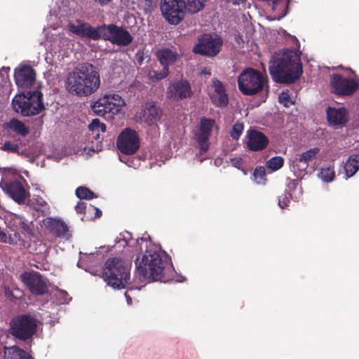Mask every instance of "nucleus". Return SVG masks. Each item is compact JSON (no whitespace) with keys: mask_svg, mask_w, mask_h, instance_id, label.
I'll return each mask as SVG.
<instances>
[{"mask_svg":"<svg viewBox=\"0 0 359 359\" xmlns=\"http://www.w3.org/2000/svg\"><path fill=\"white\" fill-rule=\"evenodd\" d=\"M7 127L14 132H15L18 135H21L22 136L27 135L29 130L25 125L20 121L16 118H12L8 123Z\"/></svg>","mask_w":359,"mask_h":359,"instance_id":"30","label":"nucleus"},{"mask_svg":"<svg viewBox=\"0 0 359 359\" xmlns=\"http://www.w3.org/2000/svg\"><path fill=\"white\" fill-rule=\"evenodd\" d=\"M232 162L235 166L238 167L242 163V158H234L232 159Z\"/></svg>","mask_w":359,"mask_h":359,"instance_id":"45","label":"nucleus"},{"mask_svg":"<svg viewBox=\"0 0 359 359\" xmlns=\"http://www.w3.org/2000/svg\"><path fill=\"white\" fill-rule=\"evenodd\" d=\"M0 187L4 191L18 204H24L29 193L25 189L22 184L17 180L3 181Z\"/></svg>","mask_w":359,"mask_h":359,"instance_id":"17","label":"nucleus"},{"mask_svg":"<svg viewBox=\"0 0 359 359\" xmlns=\"http://www.w3.org/2000/svg\"><path fill=\"white\" fill-rule=\"evenodd\" d=\"M185 8L184 0H161L162 14L171 25H178L184 19Z\"/></svg>","mask_w":359,"mask_h":359,"instance_id":"10","label":"nucleus"},{"mask_svg":"<svg viewBox=\"0 0 359 359\" xmlns=\"http://www.w3.org/2000/svg\"><path fill=\"white\" fill-rule=\"evenodd\" d=\"M144 121L149 126L156 123L162 116V110L154 102H151L146 104L143 111Z\"/></svg>","mask_w":359,"mask_h":359,"instance_id":"25","label":"nucleus"},{"mask_svg":"<svg viewBox=\"0 0 359 359\" xmlns=\"http://www.w3.org/2000/svg\"><path fill=\"white\" fill-rule=\"evenodd\" d=\"M192 90L190 83L186 79L171 81L166 90V97L173 101H180L191 97Z\"/></svg>","mask_w":359,"mask_h":359,"instance_id":"16","label":"nucleus"},{"mask_svg":"<svg viewBox=\"0 0 359 359\" xmlns=\"http://www.w3.org/2000/svg\"><path fill=\"white\" fill-rule=\"evenodd\" d=\"M169 74L168 67H163L161 71L152 70L149 73V78L152 81H158L166 78Z\"/></svg>","mask_w":359,"mask_h":359,"instance_id":"34","label":"nucleus"},{"mask_svg":"<svg viewBox=\"0 0 359 359\" xmlns=\"http://www.w3.org/2000/svg\"><path fill=\"white\" fill-rule=\"evenodd\" d=\"M215 126V119L202 117L198 129L194 133V139L197 142L201 154L205 153L209 149V139Z\"/></svg>","mask_w":359,"mask_h":359,"instance_id":"13","label":"nucleus"},{"mask_svg":"<svg viewBox=\"0 0 359 359\" xmlns=\"http://www.w3.org/2000/svg\"><path fill=\"white\" fill-rule=\"evenodd\" d=\"M13 220L28 236L34 237L36 236L35 225L32 221H29L24 216L16 215H14Z\"/></svg>","mask_w":359,"mask_h":359,"instance_id":"28","label":"nucleus"},{"mask_svg":"<svg viewBox=\"0 0 359 359\" xmlns=\"http://www.w3.org/2000/svg\"><path fill=\"white\" fill-rule=\"evenodd\" d=\"M222 41L220 38H214L209 34H203L198 38V43L193 48L196 54L208 57H215L220 51Z\"/></svg>","mask_w":359,"mask_h":359,"instance_id":"11","label":"nucleus"},{"mask_svg":"<svg viewBox=\"0 0 359 359\" xmlns=\"http://www.w3.org/2000/svg\"><path fill=\"white\" fill-rule=\"evenodd\" d=\"M278 101L286 107L294 104V102L292 100L289 90L283 91L278 96Z\"/></svg>","mask_w":359,"mask_h":359,"instance_id":"37","label":"nucleus"},{"mask_svg":"<svg viewBox=\"0 0 359 359\" xmlns=\"http://www.w3.org/2000/svg\"><path fill=\"white\" fill-rule=\"evenodd\" d=\"M319 175L324 182H332L335 177L334 165L322 168Z\"/></svg>","mask_w":359,"mask_h":359,"instance_id":"31","label":"nucleus"},{"mask_svg":"<svg viewBox=\"0 0 359 359\" xmlns=\"http://www.w3.org/2000/svg\"><path fill=\"white\" fill-rule=\"evenodd\" d=\"M327 118L330 125H344L348 121L347 111L344 107L339 109L328 107L327 109Z\"/></svg>","mask_w":359,"mask_h":359,"instance_id":"24","label":"nucleus"},{"mask_svg":"<svg viewBox=\"0 0 359 359\" xmlns=\"http://www.w3.org/2000/svg\"><path fill=\"white\" fill-rule=\"evenodd\" d=\"M130 264L122 259H108L103 268L102 277L114 289H123L130 280Z\"/></svg>","mask_w":359,"mask_h":359,"instance_id":"4","label":"nucleus"},{"mask_svg":"<svg viewBox=\"0 0 359 359\" xmlns=\"http://www.w3.org/2000/svg\"><path fill=\"white\" fill-rule=\"evenodd\" d=\"M69 93L79 97H87L96 92L100 86L97 68L89 62H83L69 72L66 80Z\"/></svg>","mask_w":359,"mask_h":359,"instance_id":"2","label":"nucleus"},{"mask_svg":"<svg viewBox=\"0 0 359 359\" xmlns=\"http://www.w3.org/2000/svg\"><path fill=\"white\" fill-rule=\"evenodd\" d=\"M332 92L341 96L353 95L359 88L358 83L353 79H348L339 74H334L330 80Z\"/></svg>","mask_w":359,"mask_h":359,"instance_id":"14","label":"nucleus"},{"mask_svg":"<svg viewBox=\"0 0 359 359\" xmlns=\"http://www.w3.org/2000/svg\"><path fill=\"white\" fill-rule=\"evenodd\" d=\"M238 90L244 95H255L261 92L267 82L260 71L252 67L245 68L238 76Z\"/></svg>","mask_w":359,"mask_h":359,"instance_id":"6","label":"nucleus"},{"mask_svg":"<svg viewBox=\"0 0 359 359\" xmlns=\"http://www.w3.org/2000/svg\"><path fill=\"white\" fill-rule=\"evenodd\" d=\"M76 196L80 199L90 200L97 196L93 191L86 187H79L76 189Z\"/></svg>","mask_w":359,"mask_h":359,"instance_id":"32","label":"nucleus"},{"mask_svg":"<svg viewBox=\"0 0 359 359\" xmlns=\"http://www.w3.org/2000/svg\"><path fill=\"white\" fill-rule=\"evenodd\" d=\"M243 124L241 123H236L233 127H232V130L231 131V137L233 139V140H238L243 131Z\"/></svg>","mask_w":359,"mask_h":359,"instance_id":"38","label":"nucleus"},{"mask_svg":"<svg viewBox=\"0 0 359 359\" xmlns=\"http://www.w3.org/2000/svg\"><path fill=\"white\" fill-rule=\"evenodd\" d=\"M37 320L29 314H20L11 321V334L15 338L26 341L36 333Z\"/></svg>","mask_w":359,"mask_h":359,"instance_id":"8","label":"nucleus"},{"mask_svg":"<svg viewBox=\"0 0 359 359\" xmlns=\"http://www.w3.org/2000/svg\"><path fill=\"white\" fill-rule=\"evenodd\" d=\"M125 105L124 100L117 94L105 95L91 104L95 114L103 116L105 119H111L118 114Z\"/></svg>","mask_w":359,"mask_h":359,"instance_id":"7","label":"nucleus"},{"mask_svg":"<svg viewBox=\"0 0 359 359\" xmlns=\"http://www.w3.org/2000/svg\"><path fill=\"white\" fill-rule=\"evenodd\" d=\"M93 210L95 211V216L91 217V219H95L101 217L102 211L99 208L93 207Z\"/></svg>","mask_w":359,"mask_h":359,"instance_id":"44","label":"nucleus"},{"mask_svg":"<svg viewBox=\"0 0 359 359\" xmlns=\"http://www.w3.org/2000/svg\"><path fill=\"white\" fill-rule=\"evenodd\" d=\"M346 178L353 176L359 170V154L349 156L344 166Z\"/></svg>","mask_w":359,"mask_h":359,"instance_id":"29","label":"nucleus"},{"mask_svg":"<svg viewBox=\"0 0 359 359\" xmlns=\"http://www.w3.org/2000/svg\"><path fill=\"white\" fill-rule=\"evenodd\" d=\"M290 203V199L286 194H283L279 197L278 205L283 209L286 206H288Z\"/></svg>","mask_w":359,"mask_h":359,"instance_id":"41","label":"nucleus"},{"mask_svg":"<svg viewBox=\"0 0 359 359\" xmlns=\"http://www.w3.org/2000/svg\"><path fill=\"white\" fill-rule=\"evenodd\" d=\"M291 185H292V187H295L297 185V180H291L289 184V187H290Z\"/></svg>","mask_w":359,"mask_h":359,"instance_id":"47","label":"nucleus"},{"mask_svg":"<svg viewBox=\"0 0 359 359\" xmlns=\"http://www.w3.org/2000/svg\"><path fill=\"white\" fill-rule=\"evenodd\" d=\"M214 91L210 95L212 103L218 107H224L228 104L229 97L223 83L217 79L212 80Z\"/></svg>","mask_w":359,"mask_h":359,"instance_id":"22","label":"nucleus"},{"mask_svg":"<svg viewBox=\"0 0 359 359\" xmlns=\"http://www.w3.org/2000/svg\"><path fill=\"white\" fill-rule=\"evenodd\" d=\"M247 137L246 145L250 151H262L267 147L269 142L268 137L263 133L256 130H248Z\"/></svg>","mask_w":359,"mask_h":359,"instance_id":"21","label":"nucleus"},{"mask_svg":"<svg viewBox=\"0 0 359 359\" xmlns=\"http://www.w3.org/2000/svg\"><path fill=\"white\" fill-rule=\"evenodd\" d=\"M146 4L149 6H156V3L158 2V0H145Z\"/></svg>","mask_w":359,"mask_h":359,"instance_id":"46","label":"nucleus"},{"mask_svg":"<svg viewBox=\"0 0 359 359\" xmlns=\"http://www.w3.org/2000/svg\"><path fill=\"white\" fill-rule=\"evenodd\" d=\"M4 359H34L26 351L17 346L4 347Z\"/></svg>","mask_w":359,"mask_h":359,"instance_id":"27","label":"nucleus"},{"mask_svg":"<svg viewBox=\"0 0 359 359\" xmlns=\"http://www.w3.org/2000/svg\"><path fill=\"white\" fill-rule=\"evenodd\" d=\"M18 144L10 141L5 142L1 147L3 151L11 153H18Z\"/></svg>","mask_w":359,"mask_h":359,"instance_id":"39","label":"nucleus"},{"mask_svg":"<svg viewBox=\"0 0 359 359\" xmlns=\"http://www.w3.org/2000/svg\"><path fill=\"white\" fill-rule=\"evenodd\" d=\"M284 159L281 156H274L266 161V165L273 171L279 170L283 166Z\"/></svg>","mask_w":359,"mask_h":359,"instance_id":"35","label":"nucleus"},{"mask_svg":"<svg viewBox=\"0 0 359 359\" xmlns=\"http://www.w3.org/2000/svg\"><path fill=\"white\" fill-rule=\"evenodd\" d=\"M22 282L34 295H43L48 292L46 280L38 272H25L20 276Z\"/></svg>","mask_w":359,"mask_h":359,"instance_id":"15","label":"nucleus"},{"mask_svg":"<svg viewBox=\"0 0 359 359\" xmlns=\"http://www.w3.org/2000/svg\"><path fill=\"white\" fill-rule=\"evenodd\" d=\"M135 264L137 273L144 280L168 283L173 276L174 269L170 259L151 242L147 243L145 252L141 258L137 257Z\"/></svg>","mask_w":359,"mask_h":359,"instance_id":"1","label":"nucleus"},{"mask_svg":"<svg viewBox=\"0 0 359 359\" xmlns=\"http://www.w3.org/2000/svg\"><path fill=\"white\" fill-rule=\"evenodd\" d=\"M240 39H242V36L238 34V35L236 36V40L238 43H239Z\"/></svg>","mask_w":359,"mask_h":359,"instance_id":"48","label":"nucleus"},{"mask_svg":"<svg viewBox=\"0 0 359 359\" xmlns=\"http://www.w3.org/2000/svg\"><path fill=\"white\" fill-rule=\"evenodd\" d=\"M43 223L46 229L57 238L68 240L72 236L69 226L60 219L47 217Z\"/></svg>","mask_w":359,"mask_h":359,"instance_id":"20","label":"nucleus"},{"mask_svg":"<svg viewBox=\"0 0 359 359\" xmlns=\"http://www.w3.org/2000/svg\"><path fill=\"white\" fill-rule=\"evenodd\" d=\"M254 177L258 183L265 180L266 170L263 166L257 167L253 173Z\"/></svg>","mask_w":359,"mask_h":359,"instance_id":"40","label":"nucleus"},{"mask_svg":"<svg viewBox=\"0 0 359 359\" xmlns=\"http://www.w3.org/2000/svg\"><path fill=\"white\" fill-rule=\"evenodd\" d=\"M100 32L101 39L120 46L129 45L133 39L128 31L114 24L103 25Z\"/></svg>","mask_w":359,"mask_h":359,"instance_id":"9","label":"nucleus"},{"mask_svg":"<svg viewBox=\"0 0 359 359\" xmlns=\"http://www.w3.org/2000/svg\"><path fill=\"white\" fill-rule=\"evenodd\" d=\"M13 108L23 116L39 114L45 109L43 93L39 90H29L16 95L12 101Z\"/></svg>","mask_w":359,"mask_h":359,"instance_id":"5","label":"nucleus"},{"mask_svg":"<svg viewBox=\"0 0 359 359\" xmlns=\"http://www.w3.org/2000/svg\"><path fill=\"white\" fill-rule=\"evenodd\" d=\"M319 151L320 149L318 147H314L303 152L293 160L292 167L301 172L306 171L309 163L316 158Z\"/></svg>","mask_w":359,"mask_h":359,"instance_id":"23","label":"nucleus"},{"mask_svg":"<svg viewBox=\"0 0 359 359\" xmlns=\"http://www.w3.org/2000/svg\"><path fill=\"white\" fill-rule=\"evenodd\" d=\"M14 79L18 87L28 88L35 83L36 71L29 65H20L15 69Z\"/></svg>","mask_w":359,"mask_h":359,"instance_id":"19","label":"nucleus"},{"mask_svg":"<svg viewBox=\"0 0 359 359\" xmlns=\"http://www.w3.org/2000/svg\"><path fill=\"white\" fill-rule=\"evenodd\" d=\"M116 146L122 154L126 155L135 154L140 147L137 132L130 128L123 129L117 137Z\"/></svg>","mask_w":359,"mask_h":359,"instance_id":"12","label":"nucleus"},{"mask_svg":"<svg viewBox=\"0 0 359 359\" xmlns=\"http://www.w3.org/2000/svg\"><path fill=\"white\" fill-rule=\"evenodd\" d=\"M156 57L163 67H168L175 63L179 55L175 50L163 48L156 52Z\"/></svg>","mask_w":359,"mask_h":359,"instance_id":"26","label":"nucleus"},{"mask_svg":"<svg viewBox=\"0 0 359 359\" xmlns=\"http://www.w3.org/2000/svg\"><path fill=\"white\" fill-rule=\"evenodd\" d=\"M88 128L93 133H95V138L97 139L99 138L100 131L103 133L106 131V125L101 123L99 119L95 118L89 124Z\"/></svg>","mask_w":359,"mask_h":359,"instance_id":"33","label":"nucleus"},{"mask_svg":"<svg viewBox=\"0 0 359 359\" xmlns=\"http://www.w3.org/2000/svg\"><path fill=\"white\" fill-rule=\"evenodd\" d=\"M9 71H10L9 67H2L0 69V76H4V75H6V76H8Z\"/></svg>","mask_w":359,"mask_h":359,"instance_id":"43","label":"nucleus"},{"mask_svg":"<svg viewBox=\"0 0 359 359\" xmlns=\"http://www.w3.org/2000/svg\"><path fill=\"white\" fill-rule=\"evenodd\" d=\"M86 203L84 202H78L75 206V210L79 214H86Z\"/></svg>","mask_w":359,"mask_h":359,"instance_id":"42","label":"nucleus"},{"mask_svg":"<svg viewBox=\"0 0 359 359\" xmlns=\"http://www.w3.org/2000/svg\"><path fill=\"white\" fill-rule=\"evenodd\" d=\"M102 25L93 27L86 22L81 20H76V24H69V31L73 34L83 38H87L91 40H99L101 39V30Z\"/></svg>","mask_w":359,"mask_h":359,"instance_id":"18","label":"nucleus"},{"mask_svg":"<svg viewBox=\"0 0 359 359\" xmlns=\"http://www.w3.org/2000/svg\"><path fill=\"white\" fill-rule=\"evenodd\" d=\"M269 71L276 83L290 84L299 79L302 67L296 53L287 49L272 55Z\"/></svg>","mask_w":359,"mask_h":359,"instance_id":"3","label":"nucleus"},{"mask_svg":"<svg viewBox=\"0 0 359 359\" xmlns=\"http://www.w3.org/2000/svg\"><path fill=\"white\" fill-rule=\"evenodd\" d=\"M204 5L201 0H187L186 8L189 12L195 13L201 11Z\"/></svg>","mask_w":359,"mask_h":359,"instance_id":"36","label":"nucleus"}]
</instances>
